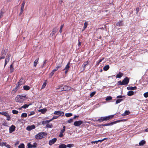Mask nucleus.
<instances>
[{"mask_svg": "<svg viewBox=\"0 0 148 148\" xmlns=\"http://www.w3.org/2000/svg\"><path fill=\"white\" fill-rule=\"evenodd\" d=\"M27 99L25 95H18L15 98V100L17 102L21 103L25 100Z\"/></svg>", "mask_w": 148, "mask_h": 148, "instance_id": "1", "label": "nucleus"}, {"mask_svg": "<svg viewBox=\"0 0 148 148\" xmlns=\"http://www.w3.org/2000/svg\"><path fill=\"white\" fill-rule=\"evenodd\" d=\"M46 135L47 134L45 132H40L35 135V138L37 139H40Z\"/></svg>", "mask_w": 148, "mask_h": 148, "instance_id": "2", "label": "nucleus"}, {"mask_svg": "<svg viewBox=\"0 0 148 148\" xmlns=\"http://www.w3.org/2000/svg\"><path fill=\"white\" fill-rule=\"evenodd\" d=\"M125 120L124 119L120 120H117L116 121H114L111 122L109 123H106L102 125L103 126H108L109 125H112L114 124H115L117 123H119L120 122L124 121Z\"/></svg>", "mask_w": 148, "mask_h": 148, "instance_id": "3", "label": "nucleus"}, {"mask_svg": "<svg viewBox=\"0 0 148 148\" xmlns=\"http://www.w3.org/2000/svg\"><path fill=\"white\" fill-rule=\"evenodd\" d=\"M7 52L6 50H2L1 54H0V60L5 58Z\"/></svg>", "mask_w": 148, "mask_h": 148, "instance_id": "4", "label": "nucleus"}, {"mask_svg": "<svg viewBox=\"0 0 148 148\" xmlns=\"http://www.w3.org/2000/svg\"><path fill=\"white\" fill-rule=\"evenodd\" d=\"M24 80L23 79H21L16 84V86L15 88L16 91H17V89L19 87V86L22 85L24 82Z\"/></svg>", "mask_w": 148, "mask_h": 148, "instance_id": "5", "label": "nucleus"}, {"mask_svg": "<svg viewBox=\"0 0 148 148\" xmlns=\"http://www.w3.org/2000/svg\"><path fill=\"white\" fill-rule=\"evenodd\" d=\"M11 55L10 54H8L6 56L5 60V63L4 64V67H5L7 63L9 62Z\"/></svg>", "mask_w": 148, "mask_h": 148, "instance_id": "6", "label": "nucleus"}, {"mask_svg": "<svg viewBox=\"0 0 148 148\" xmlns=\"http://www.w3.org/2000/svg\"><path fill=\"white\" fill-rule=\"evenodd\" d=\"M71 88V87L69 86H64L63 87H61L62 91H66L69 90Z\"/></svg>", "mask_w": 148, "mask_h": 148, "instance_id": "7", "label": "nucleus"}, {"mask_svg": "<svg viewBox=\"0 0 148 148\" xmlns=\"http://www.w3.org/2000/svg\"><path fill=\"white\" fill-rule=\"evenodd\" d=\"M58 30V29L57 27H55L53 29L52 32L51 33L50 35V37L53 36L57 32Z\"/></svg>", "mask_w": 148, "mask_h": 148, "instance_id": "8", "label": "nucleus"}, {"mask_svg": "<svg viewBox=\"0 0 148 148\" xmlns=\"http://www.w3.org/2000/svg\"><path fill=\"white\" fill-rule=\"evenodd\" d=\"M54 114L56 115L60 116H63L64 115V112L62 111H56L54 112Z\"/></svg>", "mask_w": 148, "mask_h": 148, "instance_id": "9", "label": "nucleus"}, {"mask_svg": "<svg viewBox=\"0 0 148 148\" xmlns=\"http://www.w3.org/2000/svg\"><path fill=\"white\" fill-rule=\"evenodd\" d=\"M82 123V122L81 120L75 121L73 124L74 125L76 126H79Z\"/></svg>", "mask_w": 148, "mask_h": 148, "instance_id": "10", "label": "nucleus"}, {"mask_svg": "<svg viewBox=\"0 0 148 148\" xmlns=\"http://www.w3.org/2000/svg\"><path fill=\"white\" fill-rule=\"evenodd\" d=\"M37 145V144L36 143H34L33 145H32L30 143H29L28 144L27 146L28 148H32L33 147L36 148V147Z\"/></svg>", "mask_w": 148, "mask_h": 148, "instance_id": "11", "label": "nucleus"}, {"mask_svg": "<svg viewBox=\"0 0 148 148\" xmlns=\"http://www.w3.org/2000/svg\"><path fill=\"white\" fill-rule=\"evenodd\" d=\"M129 81V79L127 77L125 78L122 81L123 83V84L124 85L127 84L128 83Z\"/></svg>", "mask_w": 148, "mask_h": 148, "instance_id": "12", "label": "nucleus"}, {"mask_svg": "<svg viewBox=\"0 0 148 148\" xmlns=\"http://www.w3.org/2000/svg\"><path fill=\"white\" fill-rule=\"evenodd\" d=\"M57 140V138H54L53 139L50 140L49 141V144L50 145H52L55 143Z\"/></svg>", "mask_w": 148, "mask_h": 148, "instance_id": "13", "label": "nucleus"}, {"mask_svg": "<svg viewBox=\"0 0 148 148\" xmlns=\"http://www.w3.org/2000/svg\"><path fill=\"white\" fill-rule=\"evenodd\" d=\"M15 127L13 125H12L9 128V132L10 133L14 131L15 130Z\"/></svg>", "mask_w": 148, "mask_h": 148, "instance_id": "14", "label": "nucleus"}, {"mask_svg": "<svg viewBox=\"0 0 148 148\" xmlns=\"http://www.w3.org/2000/svg\"><path fill=\"white\" fill-rule=\"evenodd\" d=\"M35 127L34 125H29L26 128V130L28 131H30L35 128Z\"/></svg>", "mask_w": 148, "mask_h": 148, "instance_id": "15", "label": "nucleus"}, {"mask_svg": "<svg viewBox=\"0 0 148 148\" xmlns=\"http://www.w3.org/2000/svg\"><path fill=\"white\" fill-rule=\"evenodd\" d=\"M114 116V115H112L108 116L103 117L104 121H107L109 120L110 119L112 118Z\"/></svg>", "mask_w": 148, "mask_h": 148, "instance_id": "16", "label": "nucleus"}, {"mask_svg": "<svg viewBox=\"0 0 148 148\" xmlns=\"http://www.w3.org/2000/svg\"><path fill=\"white\" fill-rule=\"evenodd\" d=\"M31 104H29V105L27 104H24V105L22 106V107H21L20 108H19L18 109L20 110H21L22 108H23L24 109H26L28 108V106L30 105H31Z\"/></svg>", "mask_w": 148, "mask_h": 148, "instance_id": "17", "label": "nucleus"}, {"mask_svg": "<svg viewBox=\"0 0 148 148\" xmlns=\"http://www.w3.org/2000/svg\"><path fill=\"white\" fill-rule=\"evenodd\" d=\"M123 75V73L119 72V73L117 74L116 76V78H121Z\"/></svg>", "mask_w": 148, "mask_h": 148, "instance_id": "18", "label": "nucleus"}, {"mask_svg": "<svg viewBox=\"0 0 148 148\" xmlns=\"http://www.w3.org/2000/svg\"><path fill=\"white\" fill-rule=\"evenodd\" d=\"M88 63V61H87L84 62L83 64L82 65V66L83 68V70H84L85 69V67L87 65Z\"/></svg>", "mask_w": 148, "mask_h": 148, "instance_id": "19", "label": "nucleus"}, {"mask_svg": "<svg viewBox=\"0 0 148 148\" xmlns=\"http://www.w3.org/2000/svg\"><path fill=\"white\" fill-rule=\"evenodd\" d=\"M136 88H137L136 86H134V87L129 86V87H127V89L128 90H133L136 89Z\"/></svg>", "mask_w": 148, "mask_h": 148, "instance_id": "20", "label": "nucleus"}, {"mask_svg": "<svg viewBox=\"0 0 148 148\" xmlns=\"http://www.w3.org/2000/svg\"><path fill=\"white\" fill-rule=\"evenodd\" d=\"M130 113V112L129 111L126 110L124 113L121 114V115L122 116H125L128 115Z\"/></svg>", "mask_w": 148, "mask_h": 148, "instance_id": "21", "label": "nucleus"}, {"mask_svg": "<svg viewBox=\"0 0 148 148\" xmlns=\"http://www.w3.org/2000/svg\"><path fill=\"white\" fill-rule=\"evenodd\" d=\"M70 62H69L66 65V66L65 68L64 69V70H69L70 68Z\"/></svg>", "mask_w": 148, "mask_h": 148, "instance_id": "22", "label": "nucleus"}, {"mask_svg": "<svg viewBox=\"0 0 148 148\" xmlns=\"http://www.w3.org/2000/svg\"><path fill=\"white\" fill-rule=\"evenodd\" d=\"M116 26H121L123 25V22L122 21H120L116 23Z\"/></svg>", "mask_w": 148, "mask_h": 148, "instance_id": "23", "label": "nucleus"}, {"mask_svg": "<svg viewBox=\"0 0 148 148\" xmlns=\"http://www.w3.org/2000/svg\"><path fill=\"white\" fill-rule=\"evenodd\" d=\"M47 80H45L44 83H43V84L42 86V88H41V89H43L45 87V86H46V84H47Z\"/></svg>", "mask_w": 148, "mask_h": 148, "instance_id": "24", "label": "nucleus"}, {"mask_svg": "<svg viewBox=\"0 0 148 148\" xmlns=\"http://www.w3.org/2000/svg\"><path fill=\"white\" fill-rule=\"evenodd\" d=\"M51 121H52L51 119L50 120H46L45 121H43L42 122V124H43V125H45V124H48V123L50 122Z\"/></svg>", "mask_w": 148, "mask_h": 148, "instance_id": "25", "label": "nucleus"}, {"mask_svg": "<svg viewBox=\"0 0 148 148\" xmlns=\"http://www.w3.org/2000/svg\"><path fill=\"white\" fill-rule=\"evenodd\" d=\"M10 73H12L13 72L14 69L13 67V65L12 64H11L10 66Z\"/></svg>", "mask_w": 148, "mask_h": 148, "instance_id": "26", "label": "nucleus"}, {"mask_svg": "<svg viewBox=\"0 0 148 148\" xmlns=\"http://www.w3.org/2000/svg\"><path fill=\"white\" fill-rule=\"evenodd\" d=\"M145 143V141L143 140H142L140 141L139 143V145L140 146H143Z\"/></svg>", "mask_w": 148, "mask_h": 148, "instance_id": "27", "label": "nucleus"}, {"mask_svg": "<svg viewBox=\"0 0 148 148\" xmlns=\"http://www.w3.org/2000/svg\"><path fill=\"white\" fill-rule=\"evenodd\" d=\"M134 94V92L132 90L129 91L127 93V95L129 96H131Z\"/></svg>", "mask_w": 148, "mask_h": 148, "instance_id": "28", "label": "nucleus"}, {"mask_svg": "<svg viewBox=\"0 0 148 148\" xmlns=\"http://www.w3.org/2000/svg\"><path fill=\"white\" fill-rule=\"evenodd\" d=\"M109 68L110 66L109 65H106L103 67V69L104 71H107L109 69Z\"/></svg>", "mask_w": 148, "mask_h": 148, "instance_id": "29", "label": "nucleus"}, {"mask_svg": "<svg viewBox=\"0 0 148 148\" xmlns=\"http://www.w3.org/2000/svg\"><path fill=\"white\" fill-rule=\"evenodd\" d=\"M62 67V65L61 64H60L58 65L54 69L56 71H57V70L59 68H60Z\"/></svg>", "mask_w": 148, "mask_h": 148, "instance_id": "30", "label": "nucleus"}, {"mask_svg": "<svg viewBox=\"0 0 148 148\" xmlns=\"http://www.w3.org/2000/svg\"><path fill=\"white\" fill-rule=\"evenodd\" d=\"M66 145L64 144H62L59 145V148H66Z\"/></svg>", "mask_w": 148, "mask_h": 148, "instance_id": "31", "label": "nucleus"}, {"mask_svg": "<svg viewBox=\"0 0 148 148\" xmlns=\"http://www.w3.org/2000/svg\"><path fill=\"white\" fill-rule=\"evenodd\" d=\"M23 89L25 90H27L29 89L30 87L28 86H23Z\"/></svg>", "mask_w": 148, "mask_h": 148, "instance_id": "32", "label": "nucleus"}, {"mask_svg": "<svg viewBox=\"0 0 148 148\" xmlns=\"http://www.w3.org/2000/svg\"><path fill=\"white\" fill-rule=\"evenodd\" d=\"M123 101V99H117L116 101V104H117Z\"/></svg>", "mask_w": 148, "mask_h": 148, "instance_id": "33", "label": "nucleus"}, {"mask_svg": "<svg viewBox=\"0 0 148 148\" xmlns=\"http://www.w3.org/2000/svg\"><path fill=\"white\" fill-rule=\"evenodd\" d=\"M72 115V114L70 113H66L65 114V115L66 117H70Z\"/></svg>", "mask_w": 148, "mask_h": 148, "instance_id": "34", "label": "nucleus"}, {"mask_svg": "<svg viewBox=\"0 0 148 148\" xmlns=\"http://www.w3.org/2000/svg\"><path fill=\"white\" fill-rule=\"evenodd\" d=\"M104 118H103V117H101L99 119L97 120V121H99V122H103V121H104Z\"/></svg>", "mask_w": 148, "mask_h": 148, "instance_id": "35", "label": "nucleus"}, {"mask_svg": "<svg viewBox=\"0 0 148 148\" xmlns=\"http://www.w3.org/2000/svg\"><path fill=\"white\" fill-rule=\"evenodd\" d=\"M38 58L36 59L35 61L34 62V67H36L37 64V63L38 62Z\"/></svg>", "mask_w": 148, "mask_h": 148, "instance_id": "36", "label": "nucleus"}, {"mask_svg": "<svg viewBox=\"0 0 148 148\" xmlns=\"http://www.w3.org/2000/svg\"><path fill=\"white\" fill-rule=\"evenodd\" d=\"M18 148H25V145L23 143H21L18 146Z\"/></svg>", "mask_w": 148, "mask_h": 148, "instance_id": "37", "label": "nucleus"}, {"mask_svg": "<svg viewBox=\"0 0 148 148\" xmlns=\"http://www.w3.org/2000/svg\"><path fill=\"white\" fill-rule=\"evenodd\" d=\"M27 115L26 113H24L22 114L21 117L22 118L26 117L27 116Z\"/></svg>", "mask_w": 148, "mask_h": 148, "instance_id": "38", "label": "nucleus"}, {"mask_svg": "<svg viewBox=\"0 0 148 148\" xmlns=\"http://www.w3.org/2000/svg\"><path fill=\"white\" fill-rule=\"evenodd\" d=\"M73 146L74 145L73 144H68L66 145V147L70 148L73 147Z\"/></svg>", "mask_w": 148, "mask_h": 148, "instance_id": "39", "label": "nucleus"}, {"mask_svg": "<svg viewBox=\"0 0 148 148\" xmlns=\"http://www.w3.org/2000/svg\"><path fill=\"white\" fill-rule=\"evenodd\" d=\"M2 115L5 116H8V115L9 114L8 112H2Z\"/></svg>", "mask_w": 148, "mask_h": 148, "instance_id": "40", "label": "nucleus"}, {"mask_svg": "<svg viewBox=\"0 0 148 148\" xmlns=\"http://www.w3.org/2000/svg\"><path fill=\"white\" fill-rule=\"evenodd\" d=\"M12 112L14 114H17L18 113V112L17 110H12Z\"/></svg>", "mask_w": 148, "mask_h": 148, "instance_id": "41", "label": "nucleus"}, {"mask_svg": "<svg viewBox=\"0 0 148 148\" xmlns=\"http://www.w3.org/2000/svg\"><path fill=\"white\" fill-rule=\"evenodd\" d=\"M65 126H63V129L61 130L60 132L63 133L65 131Z\"/></svg>", "mask_w": 148, "mask_h": 148, "instance_id": "42", "label": "nucleus"}, {"mask_svg": "<svg viewBox=\"0 0 148 148\" xmlns=\"http://www.w3.org/2000/svg\"><path fill=\"white\" fill-rule=\"evenodd\" d=\"M112 97L110 96L107 97L106 98V101H109L112 99Z\"/></svg>", "mask_w": 148, "mask_h": 148, "instance_id": "43", "label": "nucleus"}, {"mask_svg": "<svg viewBox=\"0 0 148 148\" xmlns=\"http://www.w3.org/2000/svg\"><path fill=\"white\" fill-rule=\"evenodd\" d=\"M46 111V109H43L39 110V111L41 112L42 113H44Z\"/></svg>", "mask_w": 148, "mask_h": 148, "instance_id": "44", "label": "nucleus"}, {"mask_svg": "<svg viewBox=\"0 0 148 148\" xmlns=\"http://www.w3.org/2000/svg\"><path fill=\"white\" fill-rule=\"evenodd\" d=\"M123 98H125V96H123V95H119L116 97V98L117 99H121Z\"/></svg>", "mask_w": 148, "mask_h": 148, "instance_id": "45", "label": "nucleus"}, {"mask_svg": "<svg viewBox=\"0 0 148 148\" xmlns=\"http://www.w3.org/2000/svg\"><path fill=\"white\" fill-rule=\"evenodd\" d=\"M7 144V143L6 142H2L1 143V146H6V145Z\"/></svg>", "mask_w": 148, "mask_h": 148, "instance_id": "46", "label": "nucleus"}, {"mask_svg": "<svg viewBox=\"0 0 148 148\" xmlns=\"http://www.w3.org/2000/svg\"><path fill=\"white\" fill-rule=\"evenodd\" d=\"M88 25V23L86 22H85L84 23V29H85L87 27Z\"/></svg>", "mask_w": 148, "mask_h": 148, "instance_id": "47", "label": "nucleus"}, {"mask_svg": "<svg viewBox=\"0 0 148 148\" xmlns=\"http://www.w3.org/2000/svg\"><path fill=\"white\" fill-rule=\"evenodd\" d=\"M118 85H124L123 84V82L121 81H119L118 82Z\"/></svg>", "mask_w": 148, "mask_h": 148, "instance_id": "48", "label": "nucleus"}, {"mask_svg": "<svg viewBox=\"0 0 148 148\" xmlns=\"http://www.w3.org/2000/svg\"><path fill=\"white\" fill-rule=\"evenodd\" d=\"M64 24H63V25H62L60 27V29L59 30V32L60 33H61L62 32V29L63 28V27H64Z\"/></svg>", "mask_w": 148, "mask_h": 148, "instance_id": "49", "label": "nucleus"}, {"mask_svg": "<svg viewBox=\"0 0 148 148\" xmlns=\"http://www.w3.org/2000/svg\"><path fill=\"white\" fill-rule=\"evenodd\" d=\"M46 126L48 128H51L52 127V125L51 124H47Z\"/></svg>", "mask_w": 148, "mask_h": 148, "instance_id": "50", "label": "nucleus"}, {"mask_svg": "<svg viewBox=\"0 0 148 148\" xmlns=\"http://www.w3.org/2000/svg\"><path fill=\"white\" fill-rule=\"evenodd\" d=\"M144 97L146 98L148 97V92L144 93Z\"/></svg>", "mask_w": 148, "mask_h": 148, "instance_id": "51", "label": "nucleus"}, {"mask_svg": "<svg viewBox=\"0 0 148 148\" xmlns=\"http://www.w3.org/2000/svg\"><path fill=\"white\" fill-rule=\"evenodd\" d=\"M24 5H25V3H24V2H23L22 4V5H21V10H23V9L24 8Z\"/></svg>", "mask_w": 148, "mask_h": 148, "instance_id": "52", "label": "nucleus"}, {"mask_svg": "<svg viewBox=\"0 0 148 148\" xmlns=\"http://www.w3.org/2000/svg\"><path fill=\"white\" fill-rule=\"evenodd\" d=\"M95 93L96 92H92V93H91L90 94V96L91 97H92L93 96L95 95Z\"/></svg>", "mask_w": 148, "mask_h": 148, "instance_id": "53", "label": "nucleus"}, {"mask_svg": "<svg viewBox=\"0 0 148 148\" xmlns=\"http://www.w3.org/2000/svg\"><path fill=\"white\" fill-rule=\"evenodd\" d=\"M8 116H6L7 117L6 120L8 121H9L10 119V117L9 114L8 115Z\"/></svg>", "mask_w": 148, "mask_h": 148, "instance_id": "54", "label": "nucleus"}, {"mask_svg": "<svg viewBox=\"0 0 148 148\" xmlns=\"http://www.w3.org/2000/svg\"><path fill=\"white\" fill-rule=\"evenodd\" d=\"M73 119H70L67 121V122L69 123H71L73 121Z\"/></svg>", "mask_w": 148, "mask_h": 148, "instance_id": "55", "label": "nucleus"}, {"mask_svg": "<svg viewBox=\"0 0 148 148\" xmlns=\"http://www.w3.org/2000/svg\"><path fill=\"white\" fill-rule=\"evenodd\" d=\"M104 58H103L102 59L99 60L97 62V63L98 64H99V63L101 62L103 60H104Z\"/></svg>", "mask_w": 148, "mask_h": 148, "instance_id": "56", "label": "nucleus"}, {"mask_svg": "<svg viewBox=\"0 0 148 148\" xmlns=\"http://www.w3.org/2000/svg\"><path fill=\"white\" fill-rule=\"evenodd\" d=\"M35 114V112L34 111H32L30 112V113L28 114L29 116H30Z\"/></svg>", "mask_w": 148, "mask_h": 148, "instance_id": "57", "label": "nucleus"}, {"mask_svg": "<svg viewBox=\"0 0 148 148\" xmlns=\"http://www.w3.org/2000/svg\"><path fill=\"white\" fill-rule=\"evenodd\" d=\"M58 116H53V118H52V119H51V121H52V120H53V119H57V118H58Z\"/></svg>", "mask_w": 148, "mask_h": 148, "instance_id": "58", "label": "nucleus"}, {"mask_svg": "<svg viewBox=\"0 0 148 148\" xmlns=\"http://www.w3.org/2000/svg\"><path fill=\"white\" fill-rule=\"evenodd\" d=\"M91 143L92 144H97L98 143V141L97 140H96L95 141H92L91 142Z\"/></svg>", "mask_w": 148, "mask_h": 148, "instance_id": "59", "label": "nucleus"}, {"mask_svg": "<svg viewBox=\"0 0 148 148\" xmlns=\"http://www.w3.org/2000/svg\"><path fill=\"white\" fill-rule=\"evenodd\" d=\"M63 136V133L60 132V134L59 135V136L60 137H62Z\"/></svg>", "mask_w": 148, "mask_h": 148, "instance_id": "60", "label": "nucleus"}, {"mask_svg": "<svg viewBox=\"0 0 148 148\" xmlns=\"http://www.w3.org/2000/svg\"><path fill=\"white\" fill-rule=\"evenodd\" d=\"M2 125H3L5 126H8V123L6 122H4V123H3Z\"/></svg>", "mask_w": 148, "mask_h": 148, "instance_id": "61", "label": "nucleus"}, {"mask_svg": "<svg viewBox=\"0 0 148 148\" xmlns=\"http://www.w3.org/2000/svg\"><path fill=\"white\" fill-rule=\"evenodd\" d=\"M5 147H6L8 148H11L10 146L8 144H6V146H5Z\"/></svg>", "mask_w": 148, "mask_h": 148, "instance_id": "62", "label": "nucleus"}, {"mask_svg": "<svg viewBox=\"0 0 148 148\" xmlns=\"http://www.w3.org/2000/svg\"><path fill=\"white\" fill-rule=\"evenodd\" d=\"M20 142L19 141H17L15 143V145L16 146L18 145L19 143Z\"/></svg>", "mask_w": 148, "mask_h": 148, "instance_id": "63", "label": "nucleus"}, {"mask_svg": "<svg viewBox=\"0 0 148 148\" xmlns=\"http://www.w3.org/2000/svg\"><path fill=\"white\" fill-rule=\"evenodd\" d=\"M54 74L52 73V72H51L49 74V77H51Z\"/></svg>", "mask_w": 148, "mask_h": 148, "instance_id": "64", "label": "nucleus"}]
</instances>
